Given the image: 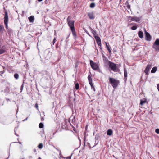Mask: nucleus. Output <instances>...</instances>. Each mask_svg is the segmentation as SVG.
<instances>
[{
    "mask_svg": "<svg viewBox=\"0 0 159 159\" xmlns=\"http://www.w3.org/2000/svg\"><path fill=\"white\" fill-rule=\"evenodd\" d=\"M109 80L110 84L114 89H116L117 87L118 84L120 83L119 80H116L114 78L109 77Z\"/></svg>",
    "mask_w": 159,
    "mask_h": 159,
    "instance_id": "obj_1",
    "label": "nucleus"
},
{
    "mask_svg": "<svg viewBox=\"0 0 159 159\" xmlns=\"http://www.w3.org/2000/svg\"><path fill=\"white\" fill-rule=\"evenodd\" d=\"M68 24L72 32L74 31V21L71 20V17L69 16L67 18Z\"/></svg>",
    "mask_w": 159,
    "mask_h": 159,
    "instance_id": "obj_2",
    "label": "nucleus"
},
{
    "mask_svg": "<svg viewBox=\"0 0 159 159\" xmlns=\"http://www.w3.org/2000/svg\"><path fill=\"white\" fill-rule=\"evenodd\" d=\"M109 66L111 69L115 72H118L119 70V69L117 68L116 65L112 62H109Z\"/></svg>",
    "mask_w": 159,
    "mask_h": 159,
    "instance_id": "obj_3",
    "label": "nucleus"
},
{
    "mask_svg": "<svg viewBox=\"0 0 159 159\" xmlns=\"http://www.w3.org/2000/svg\"><path fill=\"white\" fill-rule=\"evenodd\" d=\"M152 47L156 51H159V39H157L152 45Z\"/></svg>",
    "mask_w": 159,
    "mask_h": 159,
    "instance_id": "obj_4",
    "label": "nucleus"
},
{
    "mask_svg": "<svg viewBox=\"0 0 159 159\" xmlns=\"http://www.w3.org/2000/svg\"><path fill=\"white\" fill-rule=\"evenodd\" d=\"M8 16L7 11L5 12V16L4 17V23L6 29L8 28Z\"/></svg>",
    "mask_w": 159,
    "mask_h": 159,
    "instance_id": "obj_5",
    "label": "nucleus"
},
{
    "mask_svg": "<svg viewBox=\"0 0 159 159\" xmlns=\"http://www.w3.org/2000/svg\"><path fill=\"white\" fill-rule=\"evenodd\" d=\"M90 64L91 68L94 70H96L98 67V64L94 62L93 61L91 60L90 61Z\"/></svg>",
    "mask_w": 159,
    "mask_h": 159,
    "instance_id": "obj_6",
    "label": "nucleus"
},
{
    "mask_svg": "<svg viewBox=\"0 0 159 159\" xmlns=\"http://www.w3.org/2000/svg\"><path fill=\"white\" fill-rule=\"evenodd\" d=\"M69 121L66 120H64V121L62 123V127L63 129H68V126L69 123H70Z\"/></svg>",
    "mask_w": 159,
    "mask_h": 159,
    "instance_id": "obj_7",
    "label": "nucleus"
},
{
    "mask_svg": "<svg viewBox=\"0 0 159 159\" xmlns=\"http://www.w3.org/2000/svg\"><path fill=\"white\" fill-rule=\"evenodd\" d=\"M152 66L151 64L149 63L148 64L144 71L146 75L148 74V72Z\"/></svg>",
    "mask_w": 159,
    "mask_h": 159,
    "instance_id": "obj_8",
    "label": "nucleus"
},
{
    "mask_svg": "<svg viewBox=\"0 0 159 159\" xmlns=\"http://www.w3.org/2000/svg\"><path fill=\"white\" fill-rule=\"evenodd\" d=\"M145 39L147 41H150L151 40V36L150 34L145 30Z\"/></svg>",
    "mask_w": 159,
    "mask_h": 159,
    "instance_id": "obj_9",
    "label": "nucleus"
},
{
    "mask_svg": "<svg viewBox=\"0 0 159 159\" xmlns=\"http://www.w3.org/2000/svg\"><path fill=\"white\" fill-rule=\"evenodd\" d=\"M97 43L99 46H101V40L100 38L98 36L94 37Z\"/></svg>",
    "mask_w": 159,
    "mask_h": 159,
    "instance_id": "obj_10",
    "label": "nucleus"
},
{
    "mask_svg": "<svg viewBox=\"0 0 159 159\" xmlns=\"http://www.w3.org/2000/svg\"><path fill=\"white\" fill-rule=\"evenodd\" d=\"M88 79L89 84L90 85L91 88H92V87L93 86V84L92 83V78L91 76L89 74L88 77Z\"/></svg>",
    "mask_w": 159,
    "mask_h": 159,
    "instance_id": "obj_11",
    "label": "nucleus"
},
{
    "mask_svg": "<svg viewBox=\"0 0 159 159\" xmlns=\"http://www.w3.org/2000/svg\"><path fill=\"white\" fill-rule=\"evenodd\" d=\"M140 17H131V20L132 21L139 22L140 20Z\"/></svg>",
    "mask_w": 159,
    "mask_h": 159,
    "instance_id": "obj_12",
    "label": "nucleus"
},
{
    "mask_svg": "<svg viewBox=\"0 0 159 159\" xmlns=\"http://www.w3.org/2000/svg\"><path fill=\"white\" fill-rule=\"evenodd\" d=\"M87 15L90 19H93L95 18V16L93 12H88L87 13Z\"/></svg>",
    "mask_w": 159,
    "mask_h": 159,
    "instance_id": "obj_13",
    "label": "nucleus"
},
{
    "mask_svg": "<svg viewBox=\"0 0 159 159\" xmlns=\"http://www.w3.org/2000/svg\"><path fill=\"white\" fill-rule=\"evenodd\" d=\"M127 72L125 68L124 69V80L125 82H126L127 79Z\"/></svg>",
    "mask_w": 159,
    "mask_h": 159,
    "instance_id": "obj_14",
    "label": "nucleus"
},
{
    "mask_svg": "<svg viewBox=\"0 0 159 159\" xmlns=\"http://www.w3.org/2000/svg\"><path fill=\"white\" fill-rule=\"evenodd\" d=\"M28 19L30 22H33L34 20V16H31L28 17Z\"/></svg>",
    "mask_w": 159,
    "mask_h": 159,
    "instance_id": "obj_15",
    "label": "nucleus"
},
{
    "mask_svg": "<svg viewBox=\"0 0 159 159\" xmlns=\"http://www.w3.org/2000/svg\"><path fill=\"white\" fill-rule=\"evenodd\" d=\"M113 131L111 129H108L107 132V134L109 136H111L112 134Z\"/></svg>",
    "mask_w": 159,
    "mask_h": 159,
    "instance_id": "obj_16",
    "label": "nucleus"
},
{
    "mask_svg": "<svg viewBox=\"0 0 159 159\" xmlns=\"http://www.w3.org/2000/svg\"><path fill=\"white\" fill-rule=\"evenodd\" d=\"M4 30L3 26L0 25V34H3Z\"/></svg>",
    "mask_w": 159,
    "mask_h": 159,
    "instance_id": "obj_17",
    "label": "nucleus"
},
{
    "mask_svg": "<svg viewBox=\"0 0 159 159\" xmlns=\"http://www.w3.org/2000/svg\"><path fill=\"white\" fill-rule=\"evenodd\" d=\"M138 36L141 38H143V32L139 31L138 32Z\"/></svg>",
    "mask_w": 159,
    "mask_h": 159,
    "instance_id": "obj_18",
    "label": "nucleus"
},
{
    "mask_svg": "<svg viewBox=\"0 0 159 159\" xmlns=\"http://www.w3.org/2000/svg\"><path fill=\"white\" fill-rule=\"evenodd\" d=\"M157 70V67L156 66L154 67L151 70V73H155Z\"/></svg>",
    "mask_w": 159,
    "mask_h": 159,
    "instance_id": "obj_19",
    "label": "nucleus"
},
{
    "mask_svg": "<svg viewBox=\"0 0 159 159\" xmlns=\"http://www.w3.org/2000/svg\"><path fill=\"white\" fill-rule=\"evenodd\" d=\"M5 51L4 49L3 48L0 49V54H2L4 53Z\"/></svg>",
    "mask_w": 159,
    "mask_h": 159,
    "instance_id": "obj_20",
    "label": "nucleus"
},
{
    "mask_svg": "<svg viewBox=\"0 0 159 159\" xmlns=\"http://www.w3.org/2000/svg\"><path fill=\"white\" fill-rule=\"evenodd\" d=\"M95 4L94 3H92L90 5V7L91 8H93L95 7Z\"/></svg>",
    "mask_w": 159,
    "mask_h": 159,
    "instance_id": "obj_21",
    "label": "nucleus"
},
{
    "mask_svg": "<svg viewBox=\"0 0 159 159\" xmlns=\"http://www.w3.org/2000/svg\"><path fill=\"white\" fill-rule=\"evenodd\" d=\"M43 147V144L42 143H40L38 145V147L39 148L41 149Z\"/></svg>",
    "mask_w": 159,
    "mask_h": 159,
    "instance_id": "obj_22",
    "label": "nucleus"
},
{
    "mask_svg": "<svg viewBox=\"0 0 159 159\" xmlns=\"http://www.w3.org/2000/svg\"><path fill=\"white\" fill-rule=\"evenodd\" d=\"M14 77L16 79H18L19 78L18 74L17 73H15L14 75Z\"/></svg>",
    "mask_w": 159,
    "mask_h": 159,
    "instance_id": "obj_23",
    "label": "nucleus"
},
{
    "mask_svg": "<svg viewBox=\"0 0 159 159\" xmlns=\"http://www.w3.org/2000/svg\"><path fill=\"white\" fill-rule=\"evenodd\" d=\"M92 33L93 34L94 37H95V36H97L96 31V30H94L93 32H92Z\"/></svg>",
    "mask_w": 159,
    "mask_h": 159,
    "instance_id": "obj_24",
    "label": "nucleus"
},
{
    "mask_svg": "<svg viewBox=\"0 0 159 159\" xmlns=\"http://www.w3.org/2000/svg\"><path fill=\"white\" fill-rule=\"evenodd\" d=\"M146 102V101L144 100H140V105H143L144 103H145Z\"/></svg>",
    "mask_w": 159,
    "mask_h": 159,
    "instance_id": "obj_25",
    "label": "nucleus"
},
{
    "mask_svg": "<svg viewBox=\"0 0 159 159\" xmlns=\"http://www.w3.org/2000/svg\"><path fill=\"white\" fill-rule=\"evenodd\" d=\"M105 44L106 45V47L107 49V50L110 49L111 48L109 46V45L108 44V43H107V42H105Z\"/></svg>",
    "mask_w": 159,
    "mask_h": 159,
    "instance_id": "obj_26",
    "label": "nucleus"
},
{
    "mask_svg": "<svg viewBox=\"0 0 159 159\" xmlns=\"http://www.w3.org/2000/svg\"><path fill=\"white\" fill-rule=\"evenodd\" d=\"M75 88L76 90L78 89L79 88V85L78 83H76L75 85Z\"/></svg>",
    "mask_w": 159,
    "mask_h": 159,
    "instance_id": "obj_27",
    "label": "nucleus"
},
{
    "mask_svg": "<svg viewBox=\"0 0 159 159\" xmlns=\"http://www.w3.org/2000/svg\"><path fill=\"white\" fill-rule=\"evenodd\" d=\"M43 127V124L42 123H40L39 124V127L40 128H42Z\"/></svg>",
    "mask_w": 159,
    "mask_h": 159,
    "instance_id": "obj_28",
    "label": "nucleus"
},
{
    "mask_svg": "<svg viewBox=\"0 0 159 159\" xmlns=\"http://www.w3.org/2000/svg\"><path fill=\"white\" fill-rule=\"evenodd\" d=\"M137 28V27L136 26H133L131 28V29L132 30H136Z\"/></svg>",
    "mask_w": 159,
    "mask_h": 159,
    "instance_id": "obj_29",
    "label": "nucleus"
},
{
    "mask_svg": "<svg viewBox=\"0 0 159 159\" xmlns=\"http://www.w3.org/2000/svg\"><path fill=\"white\" fill-rule=\"evenodd\" d=\"M155 132L158 134H159V129L157 128L155 130Z\"/></svg>",
    "mask_w": 159,
    "mask_h": 159,
    "instance_id": "obj_30",
    "label": "nucleus"
},
{
    "mask_svg": "<svg viewBox=\"0 0 159 159\" xmlns=\"http://www.w3.org/2000/svg\"><path fill=\"white\" fill-rule=\"evenodd\" d=\"M72 122H73V123L74 124V123H75V116H74V118H73V119H72Z\"/></svg>",
    "mask_w": 159,
    "mask_h": 159,
    "instance_id": "obj_31",
    "label": "nucleus"
},
{
    "mask_svg": "<svg viewBox=\"0 0 159 159\" xmlns=\"http://www.w3.org/2000/svg\"><path fill=\"white\" fill-rule=\"evenodd\" d=\"M48 53V56L47 57V59H48V58H50V55H51V54H50V52H49L48 51V52H47Z\"/></svg>",
    "mask_w": 159,
    "mask_h": 159,
    "instance_id": "obj_32",
    "label": "nucleus"
},
{
    "mask_svg": "<svg viewBox=\"0 0 159 159\" xmlns=\"http://www.w3.org/2000/svg\"><path fill=\"white\" fill-rule=\"evenodd\" d=\"M24 87V84H23L21 85L20 87V90H21V92L22 91V90L23 89V88Z\"/></svg>",
    "mask_w": 159,
    "mask_h": 159,
    "instance_id": "obj_33",
    "label": "nucleus"
},
{
    "mask_svg": "<svg viewBox=\"0 0 159 159\" xmlns=\"http://www.w3.org/2000/svg\"><path fill=\"white\" fill-rule=\"evenodd\" d=\"M56 39L55 38L52 41V43H53V44H54L56 42Z\"/></svg>",
    "mask_w": 159,
    "mask_h": 159,
    "instance_id": "obj_34",
    "label": "nucleus"
},
{
    "mask_svg": "<svg viewBox=\"0 0 159 159\" xmlns=\"http://www.w3.org/2000/svg\"><path fill=\"white\" fill-rule=\"evenodd\" d=\"M84 30H85V32H86V33L89 36H90V35L89 34V32H88V31L86 30L85 29H84Z\"/></svg>",
    "mask_w": 159,
    "mask_h": 159,
    "instance_id": "obj_35",
    "label": "nucleus"
},
{
    "mask_svg": "<svg viewBox=\"0 0 159 159\" xmlns=\"http://www.w3.org/2000/svg\"><path fill=\"white\" fill-rule=\"evenodd\" d=\"M89 28L90 29V30L92 32L94 30H93V29L90 27H89Z\"/></svg>",
    "mask_w": 159,
    "mask_h": 159,
    "instance_id": "obj_36",
    "label": "nucleus"
},
{
    "mask_svg": "<svg viewBox=\"0 0 159 159\" xmlns=\"http://www.w3.org/2000/svg\"><path fill=\"white\" fill-rule=\"evenodd\" d=\"M127 8L128 9H130V6L129 5H128L127 6Z\"/></svg>",
    "mask_w": 159,
    "mask_h": 159,
    "instance_id": "obj_37",
    "label": "nucleus"
},
{
    "mask_svg": "<svg viewBox=\"0 0 159 159\" xmlns=\"http://www.w3.org/2000/svg\"><path fill=\"white\" fill-rule=\"evenodd\" d=\"M72 32V34L74 35H76L75 30V29H74V32L73 31V32Z\"/></svg>",
    "mask_w": 159,
    "mask_h": 159,
    "instance_id": "obj_38",
    "label": "nucleus"
},
{
    "mask_svg": "<svg viewBox=\"0 0 159 159\" xmlns=\"http://www.w3.org/2000/svg\"><path fill=\"white\" fill-rule=\"evenodd\" d=\"M56 149L59 152H60L59 154L60 155H61V151L58 149L56 148Z\"/></svg>",
    "mask_w": 159,
    "mask_h": 159,
    "instance_id": "obj_39",
    "label": "nucleus"
},
{
    "mask_svg": "<svg viewBox=\"0 0 159 159\" xmlns=\"http://www.w3.org/2000/svg\"><path fill=\"white\" fill-rule=\"evenodd\" d=\"M4 73V71H0V75H2V74H3Z\"/></svg>",
    "mask_w": 159,
    "mask_h": 159,
    "instance_id": "obj_40",
    "label": "nucleus"
},
{
    "mask_svg": "<svg viewBox=\"0 0 159 159\" xmlns=\"http://www.w3.org/2000/svg\"><path fill=\"white\" fill-rule=\"evenodd\" d=\"M17 129V128H15V129H14V131H15V135H16L17 136H18V135H17V134H16V132H15V130H16V129Z\"/></svg>",
    "mask_w": 159,
    "mask_h": 159,
    "instance_id": "obj_41",
    "label": "nucleus"
},
{
    "mask_svg": "<svg viewBox=\"0 0 159 159\" xmlns=\"http://www.w3.org/2000/svg\"><path fill=\"white\" fill-rule=\"evenodd\" d=\"M35 107H36V108H37V109H38V105L37 104H36L35 105Z\"/></svg>",
    "mask_w": 159,
    "mask_h": 159,
    "instance_id": "obj_42",
    "label": "nucleus"
},
{
    "mask_svg": "<svg viewBox=\"0 0 159 159\" xmlns=\"http://www.w3.org/2000/svg\"><path fill=\"white\" fill-rule=\"evenodd\" d=\"M28 117H27L26 119H24V120H23L22 121H26L28 119Z\"/></svg>",
    "mask_w": 159,
    "mask_h": 159,
    "instance_id": "obj_43",
    "label": "nucleus"
},
{
    "mask_svg": "<svg viewBox=\"0 0 159 159\" xmlns=\"http://www.w3.org/2000/svg\"><path fill=\"white\" fill-rule=\"evenodd\" d=\"M71 156H69L66 157V159H71Z\"/></svg>",
    "mask_w": 159,
    "mask_h": 159,
    "instance_id": "obj_44",
    "label": "nucleus"
},
{
    "mask_svg": "<svg viewBox=\"0 0 159 159\" xmlns=\"http://www.w3.org/2000/svg\"><path fill=\"white\" fill-rule=\"evenodd\" d=\"M108 52L110 53L111 52V48H110V49H108Z\"/></svg>",
    "mask_w": 159,
    "mask_h": 159,
    "instance_id": "obj_45",
    "label": "nucleus"
},
{
    "mask_svg": "<svg viewBox=\"0 0 159 159\" xmlns=\"http://www.w3.org/2000/svg\"><path fill=\"white\" fill-rule=\"evenodd\" d=\"M92 89H93L94 91H95V88H94V86H93V87H92Z\"/></svg>",
    "mask_w": 159,
    "mask_h": 159,
    "instance_id": "obj_46",
    "label": "nucleus"
},
{
    "mask_svg": "<svg viewBox=\"0 0 159 159\" xmlns=\"http://www.w3.org/2000/svg\"><path fill=\"white\" fill-rule=\"evenodd\" d=\"M84 141H85V140H86V136H84Z\"/></svg>",
    "mask_w": 159,
    "mask_h": 159,
    "instance_id": "obj_47",
    "label": "nucleus"
},
{
    "mask_svg": "<svg viewBox=\"0 0 159 159\" xmlns=\"http://www.w3.org/2000/svg\"><path fill=\"white\" fill-rule=\"evenodd\" d=\"M34 152H36V149H34Z\"/></svg>",
    "mask_w": 159,
    "mask_h": 159,
    "instance_id": "obj_48",
    "label": "nucleus"
},
{
    "mask_svg": "<svg viewBox=\"0 0 159 159\" xmlns=\"http://www.w3.org/2000/svg\"><path fill=\"white\" fill-rule=\"evenodd\" d=\"M43 0H38V1L39 2H41Z\"/></svg>",
    "mask_w": 159,
    "mask_h": 159,
    "instance_id": "obj_49",
    "label": "nucleus"
},
{
    "mask_svg": "<svg viewBox=\"0 0 159 159\" xmlns=\"http://www.w3.org/2000/svg\"><path fill=\"white\" fill-rule=\"evenodd\" d=\"M95 138L96 139H98V138L97 137H96V136L95 137Z\"/></svg>",
    "mask_w": 159,
    "mask_h": 159,
    "instance_id": "obj_50",
    "label": "nucleus"
},
{
    "mask_svg": "<svg viewBox=\"0 0 159 159\" xmlns=\"http://www.w3.org/2000/svg\"><path fill=\"white\" fill-rule=\"evenodd\" d=\"M6 100H7V101H8V100H9V99H8V98H6Z\"/></svg>",
    "mask_w": 159,
    "mask_h": 159,
    "instance_id": "obj_51",
    "label": "nucleus"
},
{
    "mask_svg": "<svg viewBox=\"0 0 159 159\" xmlns=\"http://www.w3.org/2000/svg\"><path fill=\"white\" fill-rule=\"evenodd\" d=\"M43 120V118H41V120Z\"/></svg>",
    "mask_w": 159,
    "mask_h": 159,
    "instance_id": "obj_52",
    "label": "nucleus"
},
{
    "mask_svg": "<svg viewBox=\"0 0 159 159\" xmlns=\"http://www.w3.org/2000/svg\"><path fill=\"white\" fill-rule=\"evenodd\" d=\"M38 159H42L40 157H39Z\"/></svg>",
    "mask_w": 159,
    "mask_h": 159,
    "instance_id": "obj_53",
    "label": "nucleus"
},
{
    "mask_svg": "<svg viewBox=\"0 0 159 159\" xmlns=\"http://www.w3.org/2000/svg\"><path fill=\"white\" fill-rule=\"evenodd\" d=\"M19 143L20 144H21V142H19Z\"/></svg>",
    "mask_w": 159,
    "mask_h": 159,
    "instance_id": "obj_54",
    "label": "nucleus"
},
{
    "mask_svg": "<svg viewBox=\"0 0 159 159\" xmlns=\"http://www.w3.org/2000/svg\"><path fill=\"white\" fill-rule=\"evenodd\" d=\"M91 1H94V0H90Z\"/></svg>",
    "mask_w": 159,
    "mask_h": 159,
    "instance_id": "obj_55",
    "label": "nucleus"
},
{
    "mask_svg": "<svg viewBox=\"0 0 159 159\" xmlns=\"http://www.w3.org/2000/svg\"><path fill=\"white\" fill-rule=\"evenodd\" d=\"M21 159H24V158H22Z\"/></svg>",
    "mask_w": 159,
    "mask_h": 159,
    "instance_id": "obj_56",
    "label": "nucleus"
}]
</instances>
